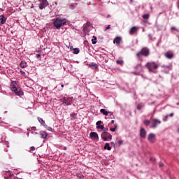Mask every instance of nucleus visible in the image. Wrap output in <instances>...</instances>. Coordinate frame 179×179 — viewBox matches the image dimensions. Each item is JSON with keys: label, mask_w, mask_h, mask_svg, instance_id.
Returning a JSON list of instances; mask_svg holds the SVG:
<instances>
[{"label": "nucleus", "mask_w": 179, "mask_h": 179, "mask_svg": "<svg viewBox=\"0 0 179 179\" xmlns=\"http://www.w3.org/2000/svg\"><path fill=\"white\" fill-rule=\"evenodd\" d=\"M10 89H11L12 92H13L15 93V94H16V96H23V91H22V90H20V88L16 87V85H11Z\"/></svg>", "instance_id": "7ed1b4c3"}, {"label": "nucleus", "mask_w": 179, "mask_h": 179, "mask_svg": "<svg viewBox=\"0 0 179 179\" xmlns=\"http://www.w3.org/2000/svg\"><path fill=\"white\" fill-rule=\"evenodd\" d=\"M143 19H149V14H145L143 16Z\"/></svg>", "instance_id": "7c9ffc66"}, {"label": "nucleus", "mask_w": 179, "mask_h": 179, "mask_svg": "<svg viewBox=\"0 0 179 179\" xmlns=\"http://www.w3.org/2000/svg\"><path fill=\"white\" fill-rule=\"evenodd\" d=\"M145 66L148 68V69L150 72H153V73H156V69H157V68H159L160 65L155 62H150L146 64Z\"/></svg>", "instance_id": "f03ea898"}, {"label": "nucleus", "mask_w": 179, "mask_h": 179, "mask_svg": "<svg viewBox=\"0 0 179 179\" xmlns=\"http://www.w3.org/2000/svg\"><path fill=\"white\" fill-rule=\"evenodd\" d=\"M76 176L78 177V178H83V175H82L81 173H77Z\"/></svg>", "instance_id": "a878e982"}, {"label": "nucleus", "mask_w": 179, "mask_h": 179, "mask_svg": "<svg viewBox=\"0 0 179 179\" xmlns=\"http://www.w3.org/2000/svg\"><path fill=\"white\" fill-rule=\"evenodd\" d=\"M79 52H80L79 48L73 49V54H79Z\"/></svg>", "instance_id": "412c9836"}, {"label": "nucleus", "mask_w": 179, "mask_h": 179, "mask_svg": "<svg viewBox=\"0 0 179 179\" xmlns=\"http://www.w3.org/2000/svg\"><path fill=\"white\" fill-rule=\"evenodd\" d=\"M148 141L150 143H155L156 142V134L151 133L148 136Z\"/></svg>", "instance_id": "0eeeda50"}, {"label": "nucleus", "mask_w": 179, "mask_h": 179, "mask_svg": "<svg viewBox=\"0 0 179 179\" xmlns=\"http://www.w3.org/2000/svg\"><path fill=\"white\" fill-rule=\"evenodd\" d=\"M171 30H176V31H178V29L176 27H173Z\"/></svg>", "instance_id": "4c0bfd02"}, {"label": "nucleus", "mask_w": 179, "mask_h": 179, "mask_svg": "<svg viewBox=\"0 0 179 179\" xmlns=\"http://www.w3.org/2000/svg\"><path fill=\"white\" fill-rule=\"evenodd\" d=\"M165 57L168 58V59H171L173 57H174V55L171 52H167L165 53Z\"/></svg>", "instance_id": "4468645a"}, {"label": "nucleus", "mask_w": 179, "mask_h": 179, "mask_svg": "<svg viewBox=\"0 0 179 179\" xmlns=\"http://www.w3.org/2000/svg\"><path fill=\"white\" fill-rule=\"evenodd\" d=\"M101 121L99 120V121H98V122L96 123V125L97 127H99V126L101 125Z\"/></svg>", "instance_id": "f704fd0d"}, {"label": "nucleus", "mask_w": 179, "mask_h": 179, "mask_svg": "<svg viewBox=\"0 0 179 179\" xmlns=\"http://www.w3.org/2000/svg\"><path fill=\"white\" fill-rule=\"evenodd\" d=\"M40 3L38 4L39 9L43 10L48 6V1L47 0H38Z\"/></svg>", "instance_id": "39448f33"}, {"label": "nucleus", "mask_w": 179, "mask_h": 179, "mask_svg": "<svg viewBox=\"0 0 179 179\" xmlns=\"http://www.w3.org/2000/svg\"><path fill=\"white\" fill-rule=\"evenodd\" d=\"M100 111H101V113L102 114H103V115H108V113L109 112L107 111V110H106V109H101Z\"/></svg>", "instance_id": "6ab92c4d"}, {"label": "nucleus", "mask_w": 179, "mask_h": 179, "mask_svg": "<svg viewBox=\"0 0 179 179\" xmlns=\"http://www.w3.org/2000/svg\"><path fill=\"white\" fill-rule=\"evenodd\" d=\"M173 115H174V114L171 113V114L166 116V119L169 118V117H173Z\"/></svg>", "instance_id": "72a5a7b5"}, {"label": "nucleus", "mask_w": 179, "mask_h": 179, "mask_svg": "<svg viewBox=\"0 0 179 179\" xmlns=\"http://www.w3.org/2000/svg\"><path fill=\"white\" fill-rule=\"evenodd\" d=\"M76 1H79V0H76Z\"/></svg>", "instance_id": "603ef678"}, {"label": "nucleus", "mask_w": 179, "mask_h": 179, "mask_svg": "<svg viewBox=\"0 0 179 179\" xmlns=\"http://www.w3.org/2000/svg\"><path fill=\"white\" fill-rule=\"evenodd\" d=\"M63 103L65 104L66 106H71V104H72V102L69 101V98L64 97L63 99Z\"/></svg>", "instance_id": "9d476101"}, {"label": "nucleus", "mask_w": 179, "mask_h": 179, "mask_svg": "<svg viewBox=\"0 0 179 179\" xmlns=\"http://www.w3.org/2000/svg\"><path fill=\"white\" fill-rule=\"evenodd\" d=\"M38 120L39 121L40 124L43 125V127H45V122L43 119H41V117H38Z\"/></svg>", "instance_id": "f3484780"}, {"label": "nucleus", "mask_w": 179, "mask_h": 179, "mask_svg": "<svg viewBox=\"0 0 179 179\" xmlns=\"http://www.w3.org/2000/svg\"><path fill=\"white\" fill-rule=\"evenodd\" d=\"M138 27H133L131 29H130V31H129V34L131 35L132 34H135V33H136L138 30Z\"/></svg>", "instance_id": "ddd939ff"}, {"label": "nucleus", "mask_w": 179, "mask_h": 179, "mask_svg": "<svg viewBox=\"0 0 179 179\" xmlns=\"http://www.w3.org/2000/svg\"><path fill=\"white\" fill-rule=\"evenodd\" d=\"M115 129H117V126H115V128H110V131H111L112 132H115Z\"/></svg>", "instance_id": "c9c22d12"}, {"label": "nucleus", "mask_w": 179, "mask_h": 179, "mask_svg": "<svg viewBox=\"0 0 179 179\" xmlns=\"http://www.w3.org/2000/svg\"><path fill=\"white\" fill-rule=\"evenodd\" d=\"M90 66H91L92 68H94V69H97V68H99V65H97L96 64L90 65Z\"/></svg>", "instance_id": "b1692460"}, {"label": "nucleus", "mask_w": 179, "mask_h": 179, "mask_svg": "<svg viewBox=\"0 0 179 179\" xmlns=\"http://www.w3.org/2000/svg\"><path fill=\"white\" fill-rule=\"evenodd\" d=\"M144 124H145V125H149V124H150V121H149V120H145V121H144Z\"/></svg>", "instance_id": "473e14b6"}, {"label": "nucleus", "mask_w": 179, "mask_h": 179, "mask_svg": "<svg viewBox=\"0 0 179 179\" xmlns=\"http://www.w3.org/2000/svg\"><path fill=\"white\" fill-rule=\"evenodd\" d=\"M116 62L117 64H119V65H122V64H124V61L122 60H117Z\"/></svg>", "instance_id": "bb28decb"}, {"label": "nucleus", "mask_w": 179, "mask_h": 179, "mask_svg": "<svg viewBox=\"0 0 179 179\" xmlns=\"http://www.w3.org/2000/svg\"><path fill=\"white\" fill-rule=\"evenodd\" d=\"M110 124H114V120H111Z\"/></svg>", "instance_id": "a18cd8bd"}, {"label": "nucleus", "mask_w": 179, "mask_h": 179, "mask_svg": "<svg viewBox=\"0 0 179 179\" xmlns=\"http://www.w3.org/2000/svg\"><path fill=\"white\" fill-rule=\"evenodd\" d=\"M20 73L22 75H25L26 74V73L24 71H22V70L20 71Z\"/></svg>", "instance_id": "58836bf2"}, {"label": "nucleus", "mask_w": 179, "mask_h": 179, "mask_svg": "<svg viewBox=\"0 0 179 179\" xmlns=\"http://www.w3.org/2000/svg\"><path fill=\"white\" fill-rule=\"evenodd\" d=\"M55 5H57V2L55 3Z\"/></svg>", "instance_id": "3c124183"}, {"label": "nucleus", "mask_w": 179, "mask_h": 179, "mask_svg": "<svg viewBox=\"0 0 179 179\" xmlns=\"http://www.w3.org/2000/svg\"><path fill=\"white\" fill-rule=\"evenodd\" d=\"M134 1V0H130V2H133Z\"/></svg>", "instance_id": "de8ad7c7"}, {"label": "nucleus", "mask_w": 179, "mask_h": 179, "mask_svg": "<svg viewBox=\"0 0 179 179\" xmlns=\"http://www.w3.org/2000/svg\"><path fill=\"white\" fill-rule=\"evenodd\" d=\"M44 127H45V128H46V129L48 131H50V132L52 131V128L50 127L47 126V124H45V126H44Z\"/></svg>", "instance_id": "5701e85b"}, {"label": "nucleus", "mask_w": 179, "mask_h": 179, "mask_svg": "<svg viewBox=\"0 0 179 179\" xmlns=\"http://www.w3.org/2000/svg\"><path fill=\"white\" fill-rule=\"evenodd\" d=\"M104 149H107L108 150H111V147L110 146V143H106L104 146Z\"/></svg>", "instance_id": "aec40b11"}, {"label": "nucleus", "mask_w": 179, "mask_h": 179, "mask_svg": "<svg viewBox=\"0 0 179 179\" xmlns=\"http://www.w3.org/2000/svg\"><path fill=\"white\" fill-rule=\"evenodd\" d=\"M138 110H142L143 108V105L142 104H138L137 106Z\"/></svg>", "instance_id": "cd10ccee"}, {"label": "nucleus", "mask_w": 179, "mask_h": 179, "mask_svg": "<svg viewBox=\"0 0 179 179\" xmlns=\"http://www.w3.org/2000/svg\"><path fill=\"white\" fill-rule=\"evenodd\" d=\"M41 138H42L43 139H45V138H47L48 136V134H47V132L45 131H40L39 133Z\"/></svg>", "instance_id": "2eb2a0df"}, {"label": "nucleus", "mask_w": 179, "mask_h": 179, "mask_svg": "<svg viewBox=\"0 0 179 179\" xmlns=\"http://www.w3.org/2000/svg\"><path fill=\"white\" fill-rule=\"evenodd\" d=\"M73 99V97H69V101H71V103H72V100Z\"/></svg>", "instance_id": "79ce46f5"}, {"label": "nucleus", "mask_w": 179, "mask_h": 179, "mask_svg": "<svg viewBox=\"0 0 179 179\" xmlns=\"http://www.w3.org/2000/svg\"><path fill=\"white\" fill-rule=\"evenodd\" d=\"M101 138L103 141H108V139H112L113 136H112L111 134H110L109 133H107V132L103 131V132L101 134Z\"/></svg>", "instance_id": "423d86ee"}, {"label": "nucleus", "mask_w": 179, "mask_h": 179, "mask_svg": "<svg viewBox=\"0 0 179 179\" xmlns=\"http://www.w3.org/2000/svg\"><path fill=\"white\" fill-rule=\"evenodd\" d=\"M90 138H91V139H94L95 141H99V134L96 132H91L90 134Z\"/></svg>", "instance_id": "6e6552de"}, {"label": "nucleus", "mask_w": 179, "mask_h": 179, "mask_svg": "<svg viewBox=\"0 0 179 179\" xmlns=\"http://www.w3.org/2000/svg\"><path fill=\"white\" fill-rule=\"evenodd\" d=\"M66 24V19L62 17H57L55 19L53 22L54 26L56 29H61L62 26H64Z\"/></svg>", "instance_id": "f257e3e1"}, {"label": "nucleus", "mask_w": 179, "mask_h": 179, "mask_svg": "<svg viewBox=\"0 0 179 179\" xmlns=\"http://www.w3.org/2000/svg\"><path fill=\"white\" fill-rule=\"evenodd\" d=\"M163 166H164V164L160 162V163H159V167H163Z\"/></svg>", "instance_id": "ea45409f"}, {"label": "nucleus", "mask_w": 179, "mask_h": 179, "mask_svg": "<svg viewBox=\"0 0 179 179\" xmlns=\"http://www.w3.org/2000/svg\"><path fill=\"white\" fill-rule=\"evenodd\" d=\"M70 6H71L72 8H73V5H71Z\"/></svg>", "instance_id": "09e8293b"}, {"label": "nucleus", "mask_w": 179, "mask_h": 179, "mask_svg": "<svg viewBox=\"0 0 179 179\" xmlns=\"http://www.w3.org/2000/svg\"><path fill=\"white\" fill-rule=\"evenodd\" d=\"M96 128L98 129H104V126L103 125L97 126Z\"/></svg>", "instance_id": "c756f323"}, {"label": "nucleus", "mask_w": 179, "mask_h": 179, "mask_svg": "<svg viewBox=\"0 0 179 179\" xmlns=\"http://www.w3.org/2000/svg\"><path fill=\"white\" fill-rule=\"evenodd\" d=\"M71 117H72V118H76V113H71Z\"/></svg>", "instance_id": "2f4dec72"}, {"label": "nucleus", "mask_w": 179, "mask_h": 179, "mask_svg": "<svg viewBox=\"0 0 179 179\" xmlns=\"http://www.w3.org/2000/svg\"><path fill=\"white\" fill-rule=\"evenodd\" d=\"M96 40H97V38L96 36H94V39L92 40V44H96V43H97Z\"/></svg>", "instance_id": "393cba45"}, {"label": "nucleus", "mask_w": 179, "mask_h": 179, "mask_svg": "<svg viewBox=\"0 0 179 179\" xmlns=\"http://www.w3.org/2000/svg\"><path fill=\"white\" fill-rule=\"evenodd\" d=\"M31 150H36V148H34V146L30 148Z\"/></svg>", "instance_id": "a19ab883"}, {"label": "nucleus", "mask_w": 179, "mask_h": 179, "mask_svg": "<svg viewBox=\"0 0 179 179\" xmlns=\"http://www.w3.org/2000/svg\"><path fill=\"white\" fill-rule=\"evenodd\" d=\"M108 115L111 120L114 119V113L113 112H108Z\"/></svg>", "instance_id": "4be33fe9"}, {"label": "nucleus", "mask_w": 179, "mask_h": 179, "mask_svg": "<svg viewBox=\"0 0 179 179\" xmlns=\"http://www.w3.org/2000/svg\"><path fill=\"white\" fill-rule=\"evenodd\" d=\"M6 23V17H5L4 15L0 16V26H2V24H5Z\"/></svg>", "instance_id": "f8f14e48"}, {"label": "nucleus", "mask_w": 179, "mask_h": 179, "mask_svg": "<svg viewBox=\"0 0 179 179\" xmlns=\"http://www.w3.org/2000/svg\"><path fill=\"white\" fill-rule=\"evenodd\" d=\"M178 133H179V127H178Z\"/></svg>", "instance_id": "8fccbe9b"}, {"label": "nucleus", "mask_w": 179, "mask_h": 179, "mask_svg": "<svg viewBox=\"0 0 179 179\" xmlns=\"http://www.w3.org/2000/svg\"><path fill=\"white\" fill-rule=\"evenodd\" d=\"M40 57H41V54L36 55V58H40Z\"/></svg>", "instance_id": "37998d69"}, {"label": "nucleus", "mask_w": 179, "mask_h": 179, "mask_svg": "<svg viewBox=\"0 0 179 179\" xmlns=\"http://www.w3.org/2000/svg\"><path fill=\"white\" fill-rule=\"evenodd\" d=\"M61 86H62V87H64V84H62V85H61Z\"/></svg>", "instance_id": "49530a36"}, {"label": "nucleus", "mask_w": 179, "mask_h": 179, "mask_svg": "<svg viewBox=\"0 0 179 179\" xmlns=\"http://www.w3.org/2000/svg\"><path fill=\"white\" fill-rule=\"evenodd\" d=\"M110 27H111V25H108L105 29V31H107V30H110Z\"/></svg>", "instance_id": "e433bc0d"}, {"label": "nucleus", "mask_w": 179, "mask_h": 179, "mask_svg": "<svg viewBox=\"0 0 179 179\" xmlns=\"http://www.w3.org/2000/svg\"><path fill=\"white\" fill-rule=\"evenodd\" d=\"M33 8H34V6L32 4L31 8L33 9Z\"/></svg>", "instance_id": "c03bdc74"}, {"label": "nucleus", "mask_w": 179, "mask_h": 179, "mask_svg": "<svg viewBox=\"0 0 179 179\" xmlns=\"http://www.w3.org/2000/svg\"><path fill=\"white\" fill-rule=\"evenodd\" d=\"M140 136L145 139L146 138V129L141 128L140 130Z\"/></svg>", "instance_id": "1a4fd4ad"}, {"label": "nucleus", "mask_w": 179, "mask_h": 179, "mask_svg": "<svg viewBox=\"0 0 179 179\" xmlns=\"http://www.w3.org/2000/svg\"><path fill=\"white\" fill-rule=\"evenodd\" d=\"M20 66L21 68H26L27 66V63L26 62H21Z\"/></svg>", "instance_id": "a211bd4d"}, {"label": "nucleus", "mask_w": 179, "mask_h": 179, "mask_svg": "<svg viewBox=\"0 0 179 179\" xmlns=\"http://www.w3.org/2000/svg\"><path fill=\"white\" fill-rule=\"evenodd\" d=\"M117 143H118L119 146H121V145H122V143H124V141L122 140H119L117 141Z\"/></svg>", "instance_id": "c85d7f7f"}, {"label": "nucleus", "mask_w": 179, "mask_h": 179, "mask_svg": "<svg viewBox=\"0 0 179 179\" xmlns=\"http://www.w3.org/2000/svg\"><path fill=\"white\" fill-rule=\"evenodd\" d=\"M114 43L115 44H120V43H121V37L120 36H117L115 38L114 41H113Z\"/></svg>", "instance_id": "dca6fc26"}, {"label": "nucleus", "mask_w": 179, "mask_h": 179, "mask_svg": "<svg viewBox=\"0 0 179 179\" xmlns=\"http://www.w3.org/2000/svg\"><path fill=\"white\" fill-rule=\"evenodd\" d=\"M149 49H148L147 48H143L138 53H137V57L138 58H141V57H142V55H143L144 57H148V55H149Z\"/></svg>", "instance_id": "20e7f679"}, {"label": "nucleus", "mask_w": 179, "mask_h": 179, "mask_svg": "<svg viewBox=\"0 0 179 179\" xmlns=\"http://www.w3.org/2000/svg\"><path fill=\"white\" fill-rule=\"evenodd\" d=\"M159 124H162L160 120H157L156 119L152 120V128H156Z\"/></svg>", "instance_id": "9b49d317"}]
</instances>
